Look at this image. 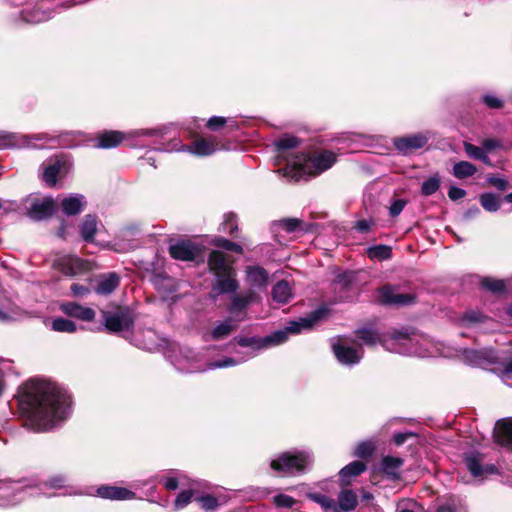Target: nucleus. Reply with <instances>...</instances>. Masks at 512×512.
Wrapping results in <instances>:
<instances>
[{"instance_id":"1","label":"nucleus","mask_w":512,"mask_h":512,"mask_svg":"<svg viewBox=\"0 0 512 512\" xmlns=\"http://www.w3.org/2000/svg\"><path fill=\"white\" fill-rule=\"evenodd\" d=\"M70 397L54 383L27 381L19 395V407L26 424L35 432H45L65 420L70 413Z\"/></svg>"},{"instance_id":"2","label":"nucleus","mask_w":512,"mask_h":512,"mask_svg":"<svg viewBox=\"0 0 512 512\" xmlns=\"http://www.w3.org/2000/svg\"><path fill=\"white\" fill-rule=\"evenodd\" d=\"M385 350L407 356L435 357L440 354L438 345L426 335L408 329L393 331L383 340Z\"/></svg>"},{"instance_id":"3","label":"nucleus","mask_w":512,"mask_h":512,"mask_svg":"<svg viewBox=\"0 0 512 512\" xmlns=\"http://www.w3.org/2000/svg\"><path fill=\"white\" fill-rule=\"evenodd\" d=\"M336 158V154L328 150L298 155L285 168L279 170V173L294 181L315 177L330 169Z\"/></svg>"},{"instance_id":"4","label":"nucleus","mask_w":512,"mask_h":512,"mask_svg":"<svg viewBox=\"0 0 512 512\" xmlns=\"http://www.w3.org/2000/svg\"><path fill=\"white\" fill-rule=\"evenodd\" d=\"M319 319L320 311H316L311 316L290 322L286 328L276 330L265 337H240L237 339V343L242 347H248L258 352L286 342L290 334H296L303 329L311 328Z\"/></svg>"},{"instance_id":"5","label":"nucleus","mask_w":512,"mask_h":512,"mask_svg":"<svg viewBox=\"0 0 512 512\" xmlns=\"http://www.w3.org/2000/svg\"><path fill=\"white\" fill-rule=\"evenodd\" d=\"M463 360L465 363L475 367L487 369L490 365H496L492 371L495 372L504 382L512 379V358L499 362V358L492 349L463 351Z\"/></svg>"},{"instance_id":"6","label":"nucleus","mask_w":512,"mask_h":512,"mask_svg":"<svg viewBox=\"0 0 512 512\" xmlns=\"http://www.w3.org/2000/svg\"><path fill=\"white\" fill-rule=\"evenodd\" d=\"M239 362L231 357H224L221 360L213 361L207 365L202 364L198 354L193 350L185 348L180 349L179 353L174 356L172 364L181 372L195 373L206 370L226 368L237 365Z\"/></svg>"},{"instance_id":"7","label":"nucleus","mask_w":512,"mask_h":512,"mask_svg":"<svg viewBox=\"0 0 512 512\" xmlns=\"http://www.w3.org/2000/svg\"><path fill=\"white\" fill-rule=\"evenodd\" d=\"M313 454L308 450L285 452L271 461V468L284 475L304 473L313 463Z\"/></svg>"},{"instance_id":"8","label":"nucleus","mask_w":512,"mask_h":512,"mask_svg":"<svg viewBox=\"0 0 512 512\" xmlns=\"http://www.w3.org/2000/svg\"><path fill=\"white\" fill-rule=\"evenodd\" d=\"M162 134L161 129H136L125 134L119 131H105L101 133L97 138V148H114L118 146L127 138H139V137H158Z\"/></svg>"},{"instance_id":"9","label":"nucleus","mask_w":512,"mask_h":512,"mask_svg":"<svg viewBox=\"0 0 512 512\" xmlns=\"http://www.w3.org/2000/svg\"><path fill=\"white\" fill-rule=\"evenodd\" d=\"M53 267L66 276H76L92 269V264L74 255H58L53 260Z\"/></svg>"},{"instance_id":"10","label":"nucleus","mask_w":512,"mask_h":512,"mask_svg":"<svg viewBox=\"0 0 512 512\" xmlns=\"http://www.w3.org/2000/svg\"><path fill=\"white\" fill-rule=\"evenodd\" d=\"M224 149L216 137L199 138L190 145H181L178 151L189 152L196 156H209L218 150Z\"/></svg>"},{"instance_id":"11","label":"nucleus","mask_w":512,"mask_h":512,"mask_svg":"<svg viewBox=\"0 0 512 512\" xmlns=\"http://www.w3.org/2000/svg\"><path fill=\"white\" fill-rule=\"evenodd\" d=\"M105 327L111 332H120L130 329L133 325V317L128 309L115 312H104Z\"/></svg>"},{"instance_id":"12","label":"nucleus","mask_w":512,"mask_h":512,"mask_svg":"<svg viewBox=\"0 0 512 512\" xmlns=\"http://www.w3.org/2000/svg\"><path fill=\"white\" fill-rule=\"evenodd\" d=\"M379 301L387 305L404 306L414 302L415 296L409 293H400L398 288L385 285L378 289Z\"/></svg>"},{"instance_id":"13","label":"nucleus","mask_w":512,"mask_h":512,"mask_svg":"<svg viewBox=\"0 0 512 512\" xmlns=\"http://www.w3.org/2000/svg\"><path fill=\"white\" fill-rule=\"evenodd\" d=\"M333 352L337 360L343 365H355L360 362L363 357L361 346H351L347 343L338 341L332 345Z\"/></svg>"},{"instance_id":"14","label":"nucleus","mask_w":512,"mask_h":512,"mask_svg":"<svg viewBox=\"0 0 512 512\" xmlns=\"http://www.w3.org/2000/svg\"><path fill=\"white\" fill-rule=\"evenodd\" d=\"M428 142V136L423 133L412 134L395 138L393 144L397 151L403 155L410 154L423 148Z\"/></svg>"},{"instance_id":"15","label":"nucleus","mask_w":512,"mask_h":512,"mask_svg":"<svg viewBox=\"0 0 512 512\" xmlns=\"http://www.w3.org/2000/svg\"><path fill=\"white\" fill-rule=\"evenodd\" d=\"M172 258L181 261H193L201 254V248L190 241H178L169 246Z\"/></svg>"},{"instance_id":"16","label":"nucleus","mask_w":512,"mask_h":512,"mask_svg":"<svg viewBox=\"0 0 512 512\" xmlns=\"http://www.w3.org/2000/svg\"><path fill=\"white\" fill-rule=\"evenodd\" d=\"M55 206V201L51 197L34 198L27 209V214L33 220H42L52 215Z\"/></svg>"},{"instance_id":"17","label":"nucleus","mask_w":512,"mask_h":512,"mask_svg":"<svg viewBox=\"0 0 512 512\" xmlns=\"http://www.w3.org/2000/svg\"><path fill=\"white\" fill-rule=\"evenodd\" d=\"M465 464L474 477L491 475L497 472V468L493 464L482 465V458L478 453L466 455Z\"/></svg>"},{"instance_id":"18","label":"nucleus","mask_w":512,"mask_h":512,"mask_svg":"<svg viewBox=\"0 0 512 512\" xmlns=\"http://www.w3.org/2000/svg\"><path fill=\"white\" fill-rule=\"evenodd\" d=\"M239 288V284L235 279V271H231L227 275L217 278L212 286L211 297L216 298L220 294L234 293Z\"/></svg>"},{"instance_id":"19","label":"nucleus","mask_w":512,"mask_h":512,"mask_svg":"<svg viewBox=\"0 0 512 512\" xmlns=\"http://www.w3.org/2000/svg\"><path fill=\"white\" fill-rule=\"evenodd\" d=\"M208 266L216 278H220L222 275H227L234 270L226 259L225 254L220 251H212L210 253Z\"/></svg>"},{"instance_id":"20","label":"nucleus","mask_w":512,"mask_h":512,"mask_svg":"<svg viewBox=\"0 0 512 512\" xmlns=\"http://www.w3.org/2000/svg\"><path fill=\"white\" fill-rule=\"evenodd\" d=\"M494 437L498 444L512 451V419L498 421L494 429Z\"/></svg>"},{"instance_id":"21","label":"nucleus","mask_w":512,"mask_h":512,"mask_svg":"<svg viewBox=\"0 0 512 512\" xmlns=\"http://www.w3.org/2000/svg\"><path fill=\"white\" fill-rule=\"evenodd\" d=\"M246 282L251 288L263 289L268 284V273L260 266L246 268Z\"/></svg>"},{"instance_id":"22","label":"nucleus","mask_w":512,"mask_h":512,"mask_svg":"<svg viewBox=\"0 0 512 512\" xmlns=\"http://www.w3.org/2000/svg\"><path fill=\"white\" fill-rule=\"evenodd\" d=\"M99 497L110 500H129L135 498V493L124 487L101 486L97 489Z\"/></svg>"},{"instance_id":"23","label":"nucleus","mask_w":512,"mask_h":512,"mask_svg":"<svg viewBox=\"0 0 512 512\" xmlns=\"http://www.w3.org/2000/svg\"><path fill=\"white\" fill-rule=\"evenodd\" d=\"M99 221L95 215L87 214L79 225L82 239L87 243H93L98 231Z\"/></svg>"},{"instance_id":"24","label":"nucleus","mask_w":512,"mask_h":512,"mask_svg":"<svg viewBox=\"0 0 512 512\" xmlns=\"http://www.w3.org/2000/svg\"><path fill=\"white\" fill-rule=\"evenodd\" d=\"M85 204V197L81 194L70 195L61 201L62 211L68 216L79 214L84 209Z\"/></svg>"},{"instance_id":"25","label":"nucleus","mask_w":512,"mask_h":512,"mask_svg":"<svg viewBox=\"0 0 512 512\" xmlns=\"http://www.w3.org/2000/svg\"><path fill=\"white\" fill-rule=\"evenodd\" d=\"M186 476L178 470H170L164 475H156L153 477V481H158L163 484L167 490H176L178 486L185 485L184 480Z\"/></svg>"},{"instance_id":"26","label":"nucleus","mask_w":512,"mask_h":512,"mask_svg":"<svg viewBox=\"0 0 512 512\" xmlns=\"http://www.w3.org/2000/svg\"><path fill=\"white\" fill-rule=\"evenodd\" d=\"M434 512H466L462 500L456 496L438 498Z\"/></svg>"},{"instance_id":"27","label":"nucleus","mask_w":512,"mask_h":512,"mask_svg":"<svg viewBox=\"0 0 512 512\" xmlns=\"http://www.w3.org/2000/svg\"><path fill=\"white\" fill-rule=\"evenodd\" d=\"M62 310L65 314L83 321H92L95 317L93 309L81 306L77 303H67L62 306Z\"/></svg>"},{"instance_id":"28","label":"nucleus","mask_w":512,"mask_h":512,"mask_svg":"<svg viewBox=\"0 0 512 512\" xmlns=\"http://www.w3.org/2000/svg\"><path fill=\"white\" fill-rule=\"evenodd\" d=\"M118 285L119 277L115 273H109L100 276L94 290L97 294L109 295L118 287Z\"/></svg>"},{"instance_id":"29","label":"nucleus","mask_w":512,"mask_h":512,"mask_svg":"<svg viewBox=\"0 0 512 512\" xmlns=\"http://www.w3.org/2000/svg\"><path fill=\"white\" fill-rule=\"evenodd\" d=\"M366 470V465L361 461H353L343 467L340 472V480L343 484L347 485L350 483L352 477L358 476Z\"/></svg>"},{"instance_id":"30","label":"nucleus","mask_w":512,"mask_h":512,"mask_svg":"<svg viewBox=\"0 0 512 512\" xmlns=\"http://www.w3.org/2000/svg\"><path fill=\"white\" fill-rule=\"evenodd\" d=\"M237 325L232 318H227L219 322L211 331L210 337L212 340H222L230 335L236 329Z\"/></svg>"},{"instance_id":"31","label":"nucleus","mask_w":512,"mask_h":512,"mask_svg":"<svg viewBox=\"0 0 512 512\" xmlns=\"http://www.w3.org/2000/svg\"><path fill=\"white\" fill-rule=\"evenodd\" d=\"M338 512L353 511L358 504L357 496L352 490H343L338 495Z\"/></svg>"},{"instance_id":"32","label":"nucleus","mask_w":512,"mask_h":512,"mask_svg":"<svg viewBox=\"0 0 512 512\" xmlns=\"http://www.w3.org/2000/svg\"><path fill=\"white\" fill-rule=\"evenodd\" d=\"M403 465L400 457L385 456L381 462V470L389 477L395 479L399 476V470Z\"/></svg>"},{"instance_id":"33","label":"nucleus","mask_w":512,"mask_h":512,"mask_svg":"<svg viewBox=\"0 0 512 512\" xmlns=\"http://www.w3.org/2000/svg\"><path fill=\"white\" fill-rule=\"evenodd\" d=\"M254 301H256V296L252 291L244 295H234L229 310L231 313L237 314L238 312L244 311L245 308Z\"/></svg>"},{"instance_id":"34","label":"nucleus","mask_w":512,"mask_h":512,"mask_svg":"<svg viewBox=\"0 0 512 512\" xmlns=\"http://www.w3.org/2000/svg\"><path fill=\"white\" fill-rule=\"evenodd\" d=\"M307 498L321 506L324 512H338L337 503L334 499L316 492L306 494Z\"/></svg>"},{"instance_id":"35","label":"nucleus","mask_w":512,"mask_h":512,"mask_svg":"<svg viewBox=\"0 0 512 512\" xmlns=\"http://www.w3.org/2000/svg\"><path fill=\"white\" fill-rule=\"evenodd\" d=\"M357 334L365 345L373 346L377 343H380L383 346V340L390 337L393 332L380 335L371 329H360L357 331Z\"/></svg>"},{"instance_id":"36","label":"nucleus","mask_w":512,"mask_h":512,"mask_svg":"<svg viewBox=\"0 0 512 512\" xmlns=\"http://www.w3.org/2000/svg\"><path fill=\"white\" fill-rule=\"evenodd\" d=\"M273 300L278 303H287L292 297L291 288L286 281L277 282L272 289Z\"/></svg>"},{"instance_id":"37","label":"nucleus","mask_w":512,"mask_h":512,"mask_svg":"<svg viewBox=\"0 0 512 512\" xmlns=\"http://www.w3.org/2000/svg\"><path fill=\"white\" fill-rule=\"evenodd\" d=\"M62 168V163L59 160H54L51 163H48L44 167L43 171V181L49 187L55 186L57 182V176Z\"/></svg>"},{"instance_id":"38","label":"nucleus","mask_w":512,"mask_h":512,"mask_svg":"<svg viewBox=\"0 0 512 512\" xmlns=\"http://www.w3.org/2000/svg\"><path fill=\"white\" fill-rule=\"evenodd\" d=\"M193 485L194 482L190 484L189 489L183 490L177 495L173 504L175 511L185 508L191 502L192 498L195 499L196 491L192 488Z\"/></svg>"},{"instance_id":"39","label":"nucleus","mask_w":512,"mask_h":512,"mask_svg":"<svg viewBox=\"0 0 512 512\" xmlns=\"http://www.w3.org/2000/svg\"><path fill=\"white\" fill-rule=\"evenodd\" d=\"M476 171L475 165L467 161H460L453 166V175L458 179L473 176Z\"/></svg>"},{"instance_id":"40","label":"nucleus","mask_w":512,"mask_h":512,"mask_svg":"<svg viewBox=\"0 0 512 512\" xmlns=\"http://www.w3.org/2000/svg\"><path fill=\"white\" fill-rule=\"evenodd\" d=\"M23 145V137L9 132H0V149L21 147Z\"/></svg>"},{"instance_id":"41","label":"nucleus","mask_w":512,"mask_h":512,"mask_svg":"<svg viewBox=\"0 0 512 512\" xmlns=\"http://www.w3.org/2000/svg\"><path fill=\"white\" fill-rule=\"evenodd\" d=\"M482 207L489 212H495L500 207V198L494 193H484L480 196Z\"/></svg>"},{"instance_id":"42","label":"nucleus","mask_w":512,"mask_h":512,"mask_svg":"<svg viewBox=\"0 0 512 512\" xmlns=\"http://www.w3.org/2000/svg\"><path fill=\"white\" fill-rule=\"evenodd\" d=\"M52 329L57 332L73 333L76 331V325L73 321L65 318H56L52 321Z\"/></svg>"},{"instance_id":"43","label":"nucleus","mask_w":512,"mask_h":512,"mask_svg":"<svg viewBox=\"0 0 512 512\" xmlns=\"http://www.w3.org/2000/svg\"><path fill=\"white\" fill-rule=\"evenodd\" d=\"M371 259L385 260L391 257V248L386 245H378L370 247L367 251Z\"/></svg>"},{"instance_id":"44","label":"nucleus","mask_w":512,"mask_h":512,"mask_svg":"<svg viewBox=\"0 0 512 512\" xmlns=\"http://www.w3.org/2000/svg\"><path fill=\"white\" fill-rule=\"evenodd\" d=\"M440 187V177L433 175L422 183L421 193L425 196L434 194Z\"/></svg>"},{"instance_id":"45","label":"nucleus","mask_w":512,"mask_h":512,"mask_svg":"<svg viewBox=\"0 0 512 512\" xmlns=\"http://www.w3.org/2000/svg\"><path fill=\"white\" fill-rule=\"evenodd\" d=\"M481 285L493 293H502L506 289V281L492 278H484L481 281Z\"/></svg>"},{"instance_id":"46","label":"nucleus","mask_w":512,"mask_h":512,"mask_svg":"<svg viewBox=\"0 0 512 512\" xmlns=\"http://www.w3.org/2000/svg\"><path fill=\"white\" fill-rule=\"evenodd\" d=\"M299 143L300 140L297 137L288 134L281 136L279 139L275 141V145L278 150L295 148L299 145Z\"/></svg>"},{"instance_id":"47","label":"nucleus","mask_w":512,"mask_h":512,"mask_svg":"<svg viewBox=\"0 0 512 512\" xmlns=\"http://www.w3.org/2000/svg\"><path fill=\"white\" fill-rule=\"evenodd\" d=\"M238 229L237 218L234 213H227L224 215V220L221 224V231L224 233L233 234Z\"/></svg>"},{"instance_id":"48","label":"nucleus","mask_w":512,"mask_h":512,"mask_svg":"<svg viewBox=\"0 0 512 512\" xmlns=\"http://www.w3.org/2000/svg\"><path fill=\"white\" fill-rule=\"evenodd\" d=\"M195 501L198 502L200 507L206 511L214 510L218 506L217 499L209 494L202 496L196 495Z\"/></svg>"},{"instance_id":"49","label":"nucleus","mask_w":512,"mask_h":512,"mask_svg":"<svg viewBox=\"0 0 512 512\" xmlns=\"http://www.w3.org/2000/svg\"><path fill=\"white\" fill-rule=\"evenodd\" d=\"M353 279L354 275L351 272H344L339 274L334 281L335 290L348 288Z\"/></svg>"},{"instance_id":"50","label":"nucleus","mask_w":512,"mask_h":512,"mask_svg":"<svg viewBox=\"0 0 512 512\" xmlns=\"http://www.w3.org/2000/svg\"><path fill=\"white\" fill-rule=\"evenodd\" d=\"M273 503L279 508H292L295 505L296 500L289 495L278 494L273 497Z\"/></svg>"},{"instance_id":"51","label":"nucleus","mask_w":512,"mask_h":512,"mask_svg":"<svg viewBox=\"0 0 512 512\" xmlns=\"http://www.w3.org/2000/svg\"><path fill=\"white\" fill-rule=\"evenodd\" d=\"M48 18H49L48 14H46L45 12H41L37 9H34L32 11H27L24 14V19L30 23H39V22L47 20Z\"/></svg>"},{"instance_id":"52","label":"nucleus","mask_w":512,"mask_h":512,"mask_svg":"<svg viewBox=\"0 0 512 512\" xmlns=\"http://www.w3.org/2000/svg\"><path fill=\"white\" fill-rule=\"evenodd\" d=\"M374 451V445L372 442H362L357 445L355 449V455L360 458H366L372 455Z\"/></svg>"},{"instance_id":"53","label":"nucleus","mask_w":512,"mask_h":512,"mask_svg":"<svg viewBox=\"0 0 512 512\" xmlns=\"http://www.w3.org/2000/svg\"><path fill=\"white\" fill-rule=\"evenodd\" d=\"M215 244L228 251H233L239 254L243 252L241 245L224 238H217Z\"/></svg>"},{"instance_id":"54","label":"nucleus","mask_w":512,"mask_h":512,"mask_svg":"<svg viewBox=\"0 0 512 512\" xmlns=\"http://www.w3.org/2000/svg\"><path fill=\"white\" fill-rule=\"evenodd\" d=\"M464 149L467 155L474 159L481 157L482 153L484 152V148H480L468 142L464 143Z\"/></svg>"},{"instance_id":"55","label":"nucleus","mask_w":512,"mask_h":512,"mask_svg":"<svg viewBox=\"0 0 512 512\" xmlns=\"http://www.w3.org/2000/svg\"><path fill=\"white\" fill-rule=\"evenodd\" d=\"M482 100L487 107L492 109L501 108L503 105L502 100L494 95H484Z\"/></svg>"},{"instance_id":"56","label":"nucleus","mask_w":512,"mask_h":512,"mask_svg":"<svg viewBox=\"0 0 512 512\" xmlns=\"http://www.w3.org/2000/svg\"><path fill=\"white\" fill-rule=\"evenodd\" d=\"M405 205H406V201H404L402 199H397V200L393 201L389 208L390 215L392 217L398 216L403 211Z\"/></svg>"},{"instance_id":"57","label":"nucleus","mask_w":512,"mask_h":512,"mask_svg":"<svg viewBox=\"0 0 512 512\" xmlns=\"http://www.w3.org/2000/svg\"><path fill=\"white\" fill-rule=\"evenodd\" d=\"M67 479L62 475H58L52 477L49 482L46 483V486L50 488H64L66 486Z\"/></svg>"},{"instance_id":"58","label":"nucleus","mask_w":512,"mask_h":512,"mask_svg":"<svg viewBox=\"0 0 512 512\" xmlns=\"http://www.w3.org/2000/svg\"><path fill=\"white\" fill-rule=\"evenodd\" d=\"M71 291L76 297H85L90 293V289L87 286L77 283L71 285Z\"/></svg>"},{"instance_id":"59","label":"nucleus","mask_w":512,"mask_h":512,"mask_svg":"<svg viewBox=\"0 0 512 512\" xmlns=\"http://www.w3.org/2000/svg\"><path fill=\"white\" fill-rule=\"evenodd\" d=\"M465 195H466V191L464 189H462V188H459V187H456V186H451L449 188L448 197L452 201L459 200V199L463 198Z\"/></svg>"},{"instance_id":"60","label":"nucleus","mask_w":512,"mask_h":512,"mask_svg":"<svg viewBox=\"0 0 512 512\" xmlns=\"http://www.w3.org/2000/svg\"><path fill=\"white\" fill-rule=\"evenodd\" d=\"M226 123V119L220 116H213L207 122V127L212 130H217L218 128L224 126Z\"/></svg>"},{"instance_id":"61","label":"nucleus","mask_w":512,"mask_h":512,"mask_svg":"<svg viewBox=\"0 0 512 512\" xmlns=\"http://www.w3.org/2000/svg\"><path fill=\"white\" fill-rule=\"evenodd\" d=\"M481 320V315L476 311H468L464 314L462 321L466 324L476 323Z\"/></svg>"},{"instance_id":"62","label":"nucleus","mask_w":512,"mask_h":512,"mask_svg":"<svg viewBox=\"0 0 512 512\" xmlns=\"http://www.w3.org/2000/svg\"><path fill=\"white\" fill-rule=\"evenodd\" d=\"M300 225V221L297 219H286L283 220L282 226L287 232H294Z\"/></svg>"},{"instance_id":"63","label":"nucleus","mask_w":512,"mask_h":512,"mask_svg":"<svg viewBox=\"0 0 512 512\" xmlns=\"http://www.w3.org/2000/svg\"><path fill=\"white\" fill-rule=\"evenodd\" d=\"M489 183L496 187L500 191H505L507 189V181L504 178L499 177H491L489 178Z\"/></svg>"},{"instance_id":"64","label":"nucleus","mask_w":512,"mask_h":512,"mask_svg":"<svg viewBox=\"0 0 512 512\" xmlns=\"http://www.w3.org/2000/svg\"><path fill=\"white\" fill-rule=\"evenodd\" d=\"M500 145V142L496 139H486L483 141L484 151H491L493 149L500 147Z\"/></svg>"}]
</instances>
